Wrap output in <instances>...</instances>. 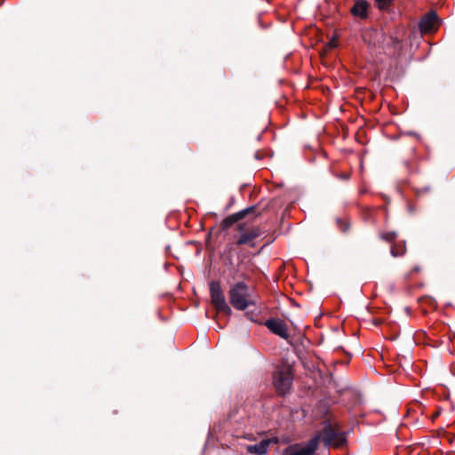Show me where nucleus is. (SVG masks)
<instances>
[{
    "label": "nucleus",
    "instance_id": "obj_1",
    "mask_svg": "<svg viewBox=\"0 0 455 455\" xmlns=\"http://www.w3.org/2000/svg\"><path fill=\"white\" fill-rule=\"evenodd\" d=\"M228 295L231 305L237 310H244L257 303V296L251 292L249 286L243 282L232 285Z\"/></svg>",
    "mask_w": 455,
    "mask_h": 455
},
{
    "label": "nucleus",
    "instance_id": "obj_2",
    "mask_svg": "<svg viewBox=\"0 0 455 455\" xmlns=\"http://www.w3.org/2000/svg\"><path fill=\"white\" fill-rule=\"evenodd\" d=\"M313 436L318 437V446L322 440L326 448L331 446L341 447L347 441L346 434L340 432L339 427H333L328 420L324 421L322 430L315 433Z\"/></svg>",
    "mask_w": 455,
    "mask_h": 455
},
{
    "label": "nucleus",
    "instance_id": "obj_3",
    "mask_svg": "<svg viewBox=\"0 0 455 455\" xmlns=\"http://www.w3.org/2000/svg\"><path fill=\"white\" fill-rule=\"evenodd\" d=\"M317 439V436H312L307 442L290 444L283 451L282 455H315L318 450Z\"/></svg>",
    "mask_w": 455,
    "mask_h": 455
},
{
    "label": "nucleus",
    "instance_id": "obj_4",
    "mask_svg": "<svg viewBox=\"0 0 455 455\" xmlns=\"http://www.w3.org/2000/svg\"><path fill=\"white\" fill-rule=\"evenodd\" d=\"M210 294L212 303L216 307V309L227 315H230L232 310L226 301L224 293L219 282L212 281L210 283Z\"/></svg>",
    "mask_w": 455,
    "mask_h": 455
},
{
    "label": "nucleus",
    "instance_id": "obj_5",
    "mask_svg": "<svg viewBox=\"0 0 455 455\" xmlns=\"http://www.w3.org/2000/svg\"><path fill=\"white\" fill-rule=\"evenodd\" d=\"M292 373L290 368L279 369L274 376V386L280 395L288 393L292 385Z\"/></svg>",
    "mask_w": 455,
    "mask_h": 455
},
{
    "label": "nucleus",
    "instance_id": "obj_6",
    "mask_svg": "<svg viewBox=\"0 0 455 455\" xmlns=\"http://www.w3.org/2000/svg\"><path fill=\"white\" fill-rule=\"evenodd\" d=\"M265 325L275 334L287 339L289 332L286 323L283 320L270 318L266 321Z\"/></svg>",
    "mask_w": 455,
    "mask_h": 455
},
{
    "label": "nucleus",
    "instance_id": "obj_7",
    "mask_svg": "<svg viewBox=\"0 0 455 455\" xmlns=\"http://www.w3.org/2000/svg\"><path fill=\"white\" fill-rule=\"evenodd\" d=\"M437 15L434 12L425 14L419 21V28L423 33H429L435 29Z\"/></svg>",
    "mask_w": 455,
    "mask_h": 455
},
{
    "label": "nucleus",
    "instance_id": "obj_8",
    "mask_svg": "<svg viewBox=\"0 0 455 455\" xmlns=\"http://www.w3.org/2000/svg\"><path fill=\"white\" fill-rule=\"evenodd\" d=\"M260 235V230L258 228H253L249 231L243 233L237 240V244H249L253 246V241Z\"/></svg>",
    "mask_w": 455,
    "mask_h": 455
},
{
    "label": "nucleus",
    "instance_id": "obj_9",
    "mask_svg": "<svg viewBox=\"0 0 455 455\" xmlns=\"http://www.w3.org/2000/svg\"><path fill=\"white\" fill-rule=\"evenodd\" d=\"M369 4L365 0H356L351 9V13L362 19H365L368 15Z\"/></svg>",
    "mask_w": 455,
    "mask_h": 455
},
{
    "label": "nucleus",
    "instance_id": "obj_10",
    "mask_svg": "<svg viewBox=\"0 0 455 455\" xmlns=\"http://www.w3.org/2000/svg\"><path fill=\"white\" fill-rule=\"evenodd\" d=\"M270 443L269 440H262L259 443L248 445L247 451L249 453L256 454V455H264L267 452V448Z\"/></svg>",
    "mask_w": 455,
    "mask_h": 455
},
{
    "label": "nucleus",
    "instance_id": "obj_11",
    "mask_svg": "<svg viewBox=\"0 0 455 455\" xmlns=\"http://www.w3.org/2000/svg\"><path fill=\"white\" fill-rule=\"evenodd\" d=\"M253 210L252 207H250V208H247V209H244L241 212H238L236 213H235L232 218L234 219V220H239L241 219H243V217H245L249 212H251V211Z\"/></svg>",
    "mask_w": 455,
    "mask_h": 455
},
{
    "label": "nucleus",
    "instance_id": "obj_12",
    "mask_svg": "<svg viewBox=\"0 0 455 455\" xmlns=\"http://www.w3.org/2000/svg\"><path fill=\"white\" fill-rule=\"evenodd\" d=\"M396 236L397 234L395 231L387 232L380 235L381 239L387 242H393L396 238Z\"/></svg>",
    "mask_w": 455,
    "mask_h": 455
},
{
    "label": "nucleus",
    "instance_id": "obj_13",
    "mask_svg": "<svg viewBox=\"0 0 455 455\" xmlns=\"http://www.w3.org/2000/svg\"><path fill=\"white\" fill-rule=\"evenodd\" d=\"M405 251H406L405 242H403V245L401 251H398L395 246H392L390 252L393 257H397V256L403 255L405 253Z\"/></svg>",
    "mask_w": 455,
    "mask_h": 455
},
{
    "label": "nucleus",
    "instance_id": "obj_14",
    "mask_svg": "<svg viewBox=\"0 0 455 455\" xmlns=\"http://www.w3.org/2000/svg\"><path fill=\"white\" fill-rule=\"evenodd\" d=\"M380 9H384L388 6L393 0H375Z\"/></svg>",
    "mask_w": 455,
    "mask_h": 455
},
{
    "label": "nucleus",
    "instance_id": "obj_15",
    "mask_svg": "<svg viewBox=\"0 0 455 455\" xmlns=\"http://www.w3.org/2000/svg\"><path fill=\"white\" fill-rule=\"evenodd\" d=\"M331 46H335V44L333 41L331 42Z\"/></svg>",
    "mask_w": 455,
    "mask_h": 455
}]
</instances>
